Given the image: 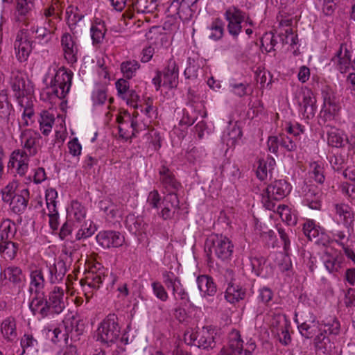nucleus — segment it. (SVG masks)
Masks as SVG:
<instances>
[{
	"label": "nucleus",
	"instance_id": "obj_10",
	"mask_svg": "<svg viewBox=\"0 0 355 355\" xmlns=\"http://www.w3.org/2000/svg\"><path fill=\"white\" fill-rule=\"evenodd\" d=\"M28 157L27 152L22 150H14L8 163V170L16 169L19 175H24L28 169Z\"/></svg>",
	"mask_w": 355,
	"mask_h": 355
},
{
	"label": "nucleus",
	"instance_id": "obj_62",
	"mask_svg": "<svg viewBox=\"0 0 355 355\" xmlns=\"http://www.w3.org/2000/svg\"><path fill=\"white\" fill-rule=\"evenodd\" d=\"M161 201V196L157 190H153L148 193L147 202L153 209H158Z\"/></svg>",
	"mask_w": 355,
	"mask_h": 355
},
{
	"label": "nucleus",
	"instance_id": "obj_60",
	"mask_svg": "<svg viewBox=\"0 0 355 355\" xmlns=\"http://www.w3.org/2000/svg\"><path fill=\"white\" fill-rule=\"evenodd\" d=\"M17 188L16 182L9 183L5 188L1 190L2 200L8 202L11 198L14 196L15 189Z\"/></svg>",
	"mask_w": 355,
	"mask_h": 355
},
{
	"label": "nucleus",
	"instance_id": "obj_38",
	"mask_svg": "<svg viewBox=\"0 0 355 355\" xmlns=\"http://www.w3.org/2000/svg\"><path fill=\"white\" fill-rule=\"evenodd\" d=\"M14 110L12 105L8 102L6 95L0 96V121L5 120L10 122L12 118Z\"/></svg>",
	"mask_w": 355,
	"mask_h": 355
},
{
	"label": "nucleus",
	"instance_id": "obj_45",
	"mask_svg": "<svg viewBox=\"0 0 355 355\" xmlns=\"http://www.w3.org/2000/svg\"><path fill=\"white\" fill-rule=\"evenodd\" d=\"M0 227L3 228L1 233V241L11 239L16 232L15 224L9 219L3 220Z\"/></svg>",
	"mask_w": 355,
	"mask_h": 355
},
{
	"label": "nucleus",
	"instance_id": "obj_42",
	"mask_svg": "<svg viewBox=\"0 0 355 355\" xmlns=\"http://www.w3.org/2000/svg\"><path fill=\"white\" fill-rule=\"evenodd\" d=\"M303 232L310 241L315 239V242L319 243L318 237L320 236V227H317L313 220H307L304 223Z\"/></svg>",
	"mask_w": 355,
	"mask_h": 355
},
{
	"label": "nucleus",
	"instance_id": "obj_25",
	"mask_svg": "<svg viewBox=\"0 0 355 355\" xmlns=\"http://www.w3.org/2000/svg\"><path fill=\"white\" fill-rule=\"evenodd\" d=\"M168 10L178 15L180 19L183 21H189L195 12L192 6L177 0H173L171 2Z\"/></svg>",
	"mask_w": 355,
	"mask_h": 355
},
{
	"label": "nucleus",
	"instance_id": "obj_13",
	"mask_svg": "<svg viewBox=\"0 0 355 355\" xmlns=\"http://www.w3.org/2000/svg\"><path fill=\"white\" fill-rule=\"evenodd\" d=\"M322 96L324 112L331 116H335L340 110V106L333 89L325 85L322 89Z\"/></svg>",
	"mask_w": 355,
	"mask_h": 355
},
{
	"label": "nucleus",
	"instance_id": "obj_3",
	"mask_svg": "<svg viewBox=\"0 0 355 355\" xmlns=\"http://www.w3.org/2000/svg\"><path fill=\"white\" fill-rule=\"evenodd\" d=\"M73 73L64 69H59L54 76L51 77L50 86L46 87V96L49 99L50 103L54 98L60 100L64 98L69 92Z\"/></svg>",
	"mask_w": 355,
	"mask_h": 355
},
{
	"label": "nucleus",
	"instance_id": "obj_5",
	"mask_svg": "<svg viewBox=\"0 0 355 355\" xmlns=\"http://www.w3.org/2000/svg\"><path fill=\"white\" fill-rule=\"evenodd\" d=\"M205 248L222 261L230 259L234 250V245L228 237L216 234H211L207 238Z\"/></svg>",
	"mask_w": 355,
	"mask_h": 355
},
{
	"label": "nucleus",
	"instance_id": "obj_34",
	"mask_svg": "<svg viewBox=\"0 0 355 355\" xmlns=\"http://www.w3.org/2000/svg\"><path fill=\"white\" fill-rule=\"evenodd\" d=\"M314 345L318 351L325 354H329L334 348V343L329 336L320 332L314 338Z\"/></svg>",
	"mask_w": 355,
	"mask_h": 355
},
{
	"label": "nucleus",
	"instance_id": "obj_59",
	"mask_svg": "<svg viewBox=\"0 0 355 355\" xmlns=\"http://www.w3.org/2000/svg\"><path fill=\"white\" fill-rule=\"evenodd\" d=\"M163 203L166 205H170L171 208L175 209H179V199L177 192H168L164 196Z\"/></svg>",
	"mask_w": 355,
	"mask_h": 355
},
{
	"label": "nucleus",
	"instance_id": "obj_2",
	"mask_svg": "<svg viewBox=\"0 0 355 355\" xmlns=\"http://www.w3.org/2000/svg\"><path fill=\"white\" fill-rule=\"evenodd\" d=\"M30 291L35 293V296L33 298L30 309L33 315H37L39 320L44 318V279L42 268L33 269L31 272Z\"/></svg>",
	"mask_w": 355,
	"mask_h": 355
},
{
	"label": "nucleus",
	"instance_id": "obj_44",
	"mask_svg": "<svg viewBox=\"0 0 355 355\" xmlns=\"http://www.w3.org/2000/svg\"><path fill=\"white\" fill-rule=\"evenodd\" d=\"M139 67L140 64L137 61L127 60L121 64V71L127 79H130L135 76Z\"/></svg>",
	"mask_w": 355,
	"mask_h": 355
},
{
	"label": "nucleus",
	"instance_id": "obj_19",
	"mask_svg": "<svg viewBox=\"0 0 355 355\" xmlns=\"http://www.w3.org/2000/svg\"><path fill=\"white\" fill-rule=\"evenodd\" d=\"M351 52L344 44H341L336 55L331 59L336 64L337 69L342 73H346L352 67Z\"/></svg>",
	"mask_w": 355,
	"mask_h": 355
},
{
	"label": "nucleus",
	"instance_id": "obj_43",
	"mask_svg": "<svg viewBox=\"0 0 355 355\" xmlns=\"http://www.w3.org/2000/svg\"><path fill=\"white\" fill-rule=\"evenodd\" d=\"M106 32L103 22H96L91 27L92 39L94 44H100L103 42Z\"/></svg>",
	"mask_w": 355,
	"mask_h": 355
},
{
	"label": "nucleus",
	"instance_id": "obj_46",
	"mask_svg": "<svg viewBox=\"0 0 355 355\" xmlns=\"http://www.w3.org/2000/svg\"><path fill=\"white\" fill-rule=\"evenodd\" d=\"M63 265V263L59 261L57 264H54L53 266L49 268V281L51 284H55L62 279L64 276V271L61 270Z\"/></svg>",
	"mask_w": 355,
	"mask_h": 355
},
{
	"label": "nucleus",
	"instance_id": "obj_26",
	"mask_svg": "<svg viewBox=\"0 0 355 355\" xmlns=\"http://www.w3.org/2000/svg\"><path fill=\"white\" fill-rule=\"evenodd\" d=\"M125 225L128 230L135 235L145 234L148 227L142 217L135 216L134 214L127 216Z\"/></svg>",
	"mask_w": 355,
	"mask_h": 355
},
{
	"label": "nucleus",
	"instance_id": "obj_54",
	"mask_svg": "<svg viewBox=\"0 0 355 355\" xmlns=\"http://www.w3.org/2000/svg\"><path fill=\"white\" fill-rule=\"evenodd\" d=\"M152 288L155 295L160 300L165 302L167 300L168 295L163 285L159 282L152 283Z\"/></svg>",
	"mask_w": 355,
	"mask_h": 355
},
{
	"label": "nucleus",
	"instance_id": "obj_32",
	"mask_svg": "<svg viewBox=\"0 0 355 355\" xmlns=\"http://www.w3.org/2000/svg\"><path fill=\"white\" fill-rule=\"evenodd\" d=\"M340 331V324L336 318H331L320 322L319 332L327 336H338Z\"/></svg>",
	"mask_w": 355,
	"mask_h": 355
},
{
	"label": "nucleus",
	"instance_id": "obj_37",
	"mask_svg": "<svg viewBox=\"0 0 355 355\" xmlns=\"http://www.w3.org/2000/svg\"><path fill=\"white\" fill-rule=\"evenodd\" d=\"M157 0H135L132 3V8L137 12H152L157 6Z\"/></svg>",
	"mask_w": 355,
	"mask_h": 355
},
{
	"label": "nucleus",
	"instance_id": "obj_36",
	"mask_svg": "<svg viewBox=\"0 0 355 355\" xmlns=\"http://www.w3.org/2000/svg\"><path fill=\"white\" fill-rule=\"evenodd\" d=\"M328 144L335 148H343L345 145V135L338 129L331 128L328 132Z\"/></svg>",
	"mask_w": 355,
	"mask_h": 355
},
{
	"label": "nucleus",
	"instance_id": "obj_31",
	"mask_svg": "<svg viewBox=\"0 0 355 355\" xmlns=\"http://www.w3.org/2000/svg\"><path fill=\"white\" fill-rule=\"evenodd\" d=\"M29 196L28 189H23L19 195H14V196L10 200V209L15 214H20L23 212L28 203L27 198Z\"/></svg>",
	"mask_w": 355,
	"mask_h": 355
},
{
	"label": "nucleus",
	"instance_id": "obj_15",
	"mask_svg": "<svg viewBox=\"0 0 355 355\" xmlns=\"http://www.w3.org/2000/svg\"><path fill=\"white\" fill-rule=\"evenodd\" d=\"M302 100L299 101V105L303 110V115L306 119H311L316 112V98L310 89H304L300 94Z\"/></svg>",
	"mask_w": 355,
	"mask_h": 355
},
{
	"label": "nucleus",
	"instance_id": "obj_6",
	"mask_svg": "<svg viewBox=\"0 0 355 355\" xmlns=\"http://www.w3.org/2000/svg\"><path fill=\"white\" fill-rule=\"evenodd\" d=\"M215 329L211 326L198 328L195 332L187 331L184 334V339L189 340L188 345H195L198 348L209 350L216 346Z\"/></svg>",
	"mask_w": 355,
	"mask_h": 355
},
{
	"label": "nucleus",
	"instance_id": "obj_64",
	"mask_svg": "<svg viewBox=\"0 0 355 355\" xmlns=\"http://www.w3.org/2000/svg\"><path fill=\"white\" fill-rule=\"evenodd\" d=\"M329 162L335 171H340L344 168L345 160L341 155H334L330 157Z\"/></svg>",
	"mask_w": 355,
	"mask_h": 355
},
{
	"label": "nucleus",
	"instance_id": "obj_30",
	"mask_svg": "<svg viewBox=\"0 0 355 355\" xmlns=\"http://www.w3.org/2000/svg\"><path fill=\"white\" fill-rule=\"evenodd\" d=\"M197 284L204 296H214L217 291L213 278L208 275H200L197 278Z\"/></svg>",
	"mask_w": 355,
	"mask_h": 355
},
{
	"label": "nucleus",
	"instance_id": "obj_20",
	"mask_svg": "<svg viewBox=\"0 0 355 355\" xmlns=\"http://www.w3.org/2000/svg\"><path fill=\"white\" fill-rule=\"evenodd\" d=\"M334 207L336 215L342 220L344 226L348 230V232L353 230L355 214L352 208L344 203L335 204Z\"/></svg>",
	"mask_w": 355,
	"mask_h": 355
},
{
	"label": "nucleus",
	"instance_id": "obj_14",
	"mask_svg": "<svg viewBox=\"0 0 355 355\" xmlns=\"http://www.w3.org/2000/svg\"><path fill=\"white\" fill-rule=\"evenodd\" d=\"M159 181L167 192H178L182 185L175 178L173 173L166 166H162L159 170Z\"/></svg>",
	"mask_w": 355,
	"mask_h": 355
},
{
	"label": "nucleus",
	"instance_id": "obj_63",
	"mask_svg": "<svg viewBox=\"0 0 355 355\" xmlns=\"http://www.w3.org/2000/svg\"><path fill=\"white\" fill-rule=\"evenodd\" d=\"M121 98L126 101L128 105L135 107L139 96L135 90L129 89Z\"/></svg>",
	"mask_w": 355,
	"mask_h": 355
},
{
	"label": "nucleus",
	"instance_id": "obj_55",
	"mask_svg": "<svg viewBox=\"0 0 355 355\" xmlns=\"http://www.w3.org/2000/svg\"><path fill=\"white\" fill-rule=\"evenodd\" d=\"M279 146L287 151H295L297 149L296 142L291 137L286 135H280L279 137Z\"/></svg>",
	"mask_w": 355,
	"mask_h": 355
},
{
	"label": "nucleus",
	"instance_id": "obj_48",
	"mask_svg": "<svg viewBox=\"0 0 355 355\" xmlns=\"http://www.w3.org/2000/svg\"><path fill=\"white\" fill-rule=\"evenodd\" d=\"M266 259L263 257H255L251 259L252 271L257 276L265 277L264 268Z\"/></svg>",
	"mask_w": 355,
	"mask_h": 355
},
{
	"label": "nucleus",
	"instance_id": "obj_24",
	"mask_svg": "<svg viewBox=\"0 0 355 355\" xmlns=\"http://www.w3.org/2000/svg\"><path fill=\"white\" fill-rule=\"evenodd\" d=\"M43 139L37 132L30 131L24 141V148L30 156L35 155L42 150Z\"/></svg>",
	"mask_w": 355,
	"mask_h": 355
},
{
	"label": "nucleus",
	"instance_id": "obj_16",
	"mask_svg": "<svg viewBox=\"0 0 355 355\" xmlns=\"http://www.w3.org/2000/svg\"><path fill=\"white\" fill-rule=\"evenodd\" d=\"M10 84L15 92V96L20 98L30 93L29 88L26 85L25 74L19 70H13L10 78Z\"/></svg>",
	"mask_w": 355,
	"mask_h": 355
},
{
	"label": "nucleus",
	"instance_id": "obj_56",
	"mask_svg": "<svg viewBox=\"0 0 355 355\" xmlns=\"http://www.w3.org/2000/svg\"><path fill=\"white\" fill-rule=\"evenodd\" d=\"M277 232L279 234V236L280 237V239L284 243V250L287 253L288 251L290 249V239H289V233H292V230L290 228H287V230L282 228V227H278Z\"/></svg>",
	"mask_w": 355,
	"mask_h": 355
},
{
	"label": "nucleus",
	"instance_id": "obj_35",
	"mask_svg": "<svg viewBox=\"0 0 355 355\" xmlns=\"http://www.w3.org/2000/svg\"><path fill=\"white\" fill-rule=\"evenodd\" d=\"M242 135V130L236 122L228 127L227 133L223 136V139L226 141L227 146L234 147L241 139Z\"/></svg>",
	"mask_w": 355,
	"mask_h": 355
},
{
	"label": "nucleus",
	"instance_id": "obj_29",
	"mask_svg": "<svg viewBox=\"0 0 355 355\" xmlns=\"http://www.w3.org/2000/svg\"><path fill=\"white\" fill-rule=\"evenodd\" d=\"M258 166L256 170L257 177L260 180H264L268 178V174L271 177L272 171L276 164L275 160L272 157H267L266 159H261L258 161Z\"/></svg>",
	"mask_w": 355,
	"mask_h": 355
},
{
	"label": "nucleus",
	"instance_id": "obj_58",
	"mask_svg": "<svg viewBox=\"0 0 355 355\" xmlns=\"http://www.w3.org/2000/svg\"><path fill=\"white\" fill-rule=\"evenodd\" d=\"M311 166L313 167L312 178L318 183L322 184L325 180L324 168L316 162H314Z\"/></svg>",
	"mask_w": 355,
	"mask_h": 355
},
{
	"label": "nucleus",
	"instance_id": "obj_47",
	"mask_svg": "<svg viewBox=\"0 0 355 355\" xmlns=\"http://www.w3.org/2000/svg\"><path fill=\"white\" fill-rule=\"evenodd\" d=\"M4 275L6 278L15 284L21 282L24 279L21 270L15 266H10L7 268L4 271Z\"/></svg>",
	"mask_w": 355,
	"mask_h": 355
},
{
	"label": "nucleus",
	"instance_id": "obj_40",
	"mask_svg": "<svg viewBox=\"0 0 355 355\" xmlns=\"http://www.w3.org/2000/svg\"><path fill=\"white\" fill-rule=\"evenodd\" d=\"M67 213L69 218L80 222L86 216V209L79 202L73 200Z\"/></svg>",
	"mask_w": 355,
	"mask_h": 355
},
{
	"label": "nucleus",
	"instance_id": "obj_51",
	"mask_svg": "<svg viewBox=\"0 0 355 355\" xmlns=\"http://www.w3.org/2000/svg\"><path fill=\"white\" fill-rule=\"evenodd\" d=\"M123 119L121 117H119L117 119L118 123L119 124H121L120 125H119V128H119V137L123 138V139H128V138L136 137L137 133H138L137 123V121H132V122L130 123V127L132 129V135L129 136V135L125 130V128L123 127V125L125 124L123 123Z\"/></svg>",
	"mask_w": 355,
	"mask_h": 355
},
{
	"label": "nucleus",
	"instance_id": "obj_41",
	"mask_svg": "<svg viewBox=\"0 0 355 355\" xmlns=\"http://www.w3.org/2000/svg\"><path fill=\"white\" fill-rule=\"evenodd\" d=\"M211 31L209 37L213 40L221 39L224 34V22L219 18L215 19L209 26Z\"/></svg>",
	"mask_w": 355,
	"mask_h": 355
},
{
	"label": "nucleus",
	"instance_id": "obj_27",
	"mask_svg": "<svg viewBox=\"0 0 355 355\" xmlns=\"http://www.w3.org/2000/svg\"><path fill=\"white\" fill-rule=\"evenodd\" d=\"M305 190L306 204L312 209H320L321 207V191L314 185L306 187Z\"/></svg>",
	"mask_w": 355,
	"mask_h": 355
},
{
	"label": "nucleus",
	"instance_id": "obj_52",
	"mask_svg": "<svg viewBox=\"0 0 355 355\" xmlns=\"http://www.w3.org/2000/svg\"><path fill=\"white\" fill-rule=\"evenodd\" d=\"M96 230V227L92 224L91 221L85 222L77 232L76 239L80 240L88 238L94 234Z\"/></svg>",
	"mask_w": 355,
	"mask_h": 355
},
{
	"label": "nucleus",
	"instance_id": "obj_57",
	"mask_svg": "<svg viewBox=\"0 0 355 355\" xmlns=\"http://www.w3.org/2000/svg\"><path fill=\"white\" fill-rule=\"evenodd\" d=\"M222 173H226L227 175L232 177L233 180L239 179L241 175V172L238 166L235 164H231L223 165Z\"/></svg>",
	"mask_w": 355,
	"mask_h": 355
},
{
	"label": "nucleus",
	"instance_id": "obj_17",
	"mask_svg": "<svg viewBox=\"0 0 355 355\" xmlns=\"http://www.w3.org/2000/svg\"><path fill=\"white\" fill-rule=\"evenodd\" d=\"M63 291L61 288L55 286L49 294V300H46V312L58 314L64 308V303L62 300Z\"/></svg>",
	"mask_w": 355,
	"mask_h": 355
},
{
	"label": "nucleus",
	"instance_id": "obj_18",
	"mask_svg": "<svg viewBox=\"0 0 355 355\" xmlns=\"http://www.w3.org/2000/svg\"><path fill=\"white\" fill-rule=\"evenodd\" d=\"M320 322L316 320V317L312 313H309L306 318L298 323V329L301 335L305 338H313L317 333L319 334Z\"/></svg>",
	"mask_w": 355,
	"mask_h": 355
},
{
	"label": "nucleus",
	"instance_id": "obj_33",
	"mask_svg": "<svg viewBox=\"0 0 355 355\" xmlns=\"http://www.w3.org/2000/svg\"><path fill=\"white\" fill-rule=\"evenodd\" d=\"M1 331L5 339L12 341L17 338L16 322L13 317L6 318L1 324Z\"/></svg>",
	"mask_w": 355,
	"mask_h": 355
},
{
	"label": "nucleus",
	"instance_id": "obj_28",
	"mask_svg": "<svg viewBox=\"0 0 355 355\" xmlns=\"http://www.w3.org/2000/svg\"><path fill=\"white\" fill-rule=\"evenodd\" d=\"M245 296V290L240 285L235 282L228 283L227 287L225 293V300L231 303L234 304L243 300Z\"/></svg>",
	"mask_w": 355,
	"mask_h": 355
},
{
	"label": "nucleus",
	"instance_id": "obj_1",
	"mask_svg": "<svg viewBox=\"0 0 355 355\" xmlns=\"http://www.w3.org/2000/svg\"><path fill=\"white\" fill-rule=\"evenodd\" d=\"M291 191V187L285 180H275L266 187V199L264 201V206L268 210L277 211L282 218L285 215L287 221L291 220L288 214L289 209L286 205H278L276 207L273 202L279 201L285 198Z\"/></svg>",
	"mask_w": 355,
	"mask_h": 355
},
{
	"label": "nucleus",
	"instance_id": "obj_9",
	"mask_svg": "<svg viewBox=\"0 0 355 355\" xmlns=\"http://www.w3.org/2000/svg\"><path fill=\"white\" fill-rule=\"evenodd\" d=\"M96 239L98 243L104 248H119L125 241L123 235L115 231L100 232L96 235Z\"/></svg>",
	"mask_w": 355,
	"mask_h": 355
},
{
	"label": "nucleus",
	"instance_id": "obj_8",
	"mask_svg": "<svg viewBox=\"0 0 355 355\" xmlns=\"http://www.w3.org/2000/svg\"><path fill=\"white\" fill-rule=\"evenodd\" d=\"M224 16L228 22L227 31L229 33L236 37L241 32V23L245 19V12L236 6H230L225 10Z\"/></svg>",
	"mask_w": 355,
	"mask_h": 355
},
{
	"label": "nucleus",
	"instance_id": "obj_50",
	"mask_svg": "<svg viewBox=\"0 0 355 355\" xmlns=\"http://www.w3.org/2000/svg\"><path fill=\"white\" fill-rule=\"evenodd\" d=\"M341 259H339L338 256L333 257L327 254V258L324 259V266L329 272L333 273L338 272L341 268Z\"/></svg>",
	"mask_w": 355,
	"mask_h": 355
},
{
	"label": "nucleus",
	"instance_id": "obj_49",
	"mask_svg": "<svg viewBox=\"0 0 355 355\" xmlns=\"http://www.w3.org/2000/svg\"><path fill=\"white\" fill-rule=\"evenodd\" d=\"M173 294L175 300L180 301V305L187 306L188 304H191L189 293L186 291L182 283L178 284Z\"/></svg>",
	"mask_w": 355,
	"mask_h": 355
},
{
	"label": "nucleus",
	"instance_id": "obj_53",
	"mask_svg": "<svg viewBox=\"0 0 355 355\" xmlns=\"http://www.w3.org/2000/svg\"><path fill=\"white\" fill-rule=\"evenodd\" d=\"M162 276L164 284L168 288H172L173 292L176 289L178 284L181 283L180 279L175 277L173 272H165Z\"/></svg>",
	"mask_w": 355,
	"mask_h": 355
},
{
	"label": "nucleus",
	"instance_id": "obj_11",
	"mask_svg": "<svg viewBox=\"0 0 355 355\" xmlns=\"http://www.w3.org/2000/svg\"><path fill=\"white\" fill-rule=\"evenodd\" d=\"M16 56L19 61H26L32 50V44L28 39L26 32L20 31L14 44Z\"/></svg>",
	"mask_w": 355,
	"mask_h": 355
},
{
	"label": "nucleus",
	"instance_id": "obj_39",
	"mask_svg": "<svg viewBox=\"0 0 355 355\" xmlns=\"http://www.w3.org/2000/svg\"><path fill=\"white\" fill-rule=\"evenodd\" d=\"M18 250V244L10 240L1 241L0 242V252L3 253L4 257L8 259H13Z\"/></svg>",
	"mask_w": 355,
	"mask_h": 355
},
{
	"label": "nucleus",
	"instance_id": "obj_61",
	"mask_svg": "<svg viewBox=\"0 0 355 355\" xmlns=\"http://www.w3.org/2000/svg\"><path fill=\"white\" fill-rule=\"evenodd\" d=\"M340 190L341 193L350 198L351 200H355V184H350L348 182H343L340 185Z\"/></svg>",
	"mask_w": 355,
	"mask_h": 355
},
{
	"label": "nucleus",
	"instance_id": "obj_23",
	"mask_svg": "<svg viewBox=\"0 0 355 355\" xmlns=\"http://www.w3.org/2000/svg\"><path fill=\"white\" fill-rule=\"evenodd\" d=\"M243 344L239 333H232L227 345L221 349L220 355H241Z\"/></svg>",
	"mask_w": 355,
	"mask_h": 355
},
{
	"label": "nucleus",
	"instance_id": "obj_7",
	"mask_svg": "<svg viewBox=\"0 0 355 355\" xmlns=\"http://www.w3.org/2000/svg\"><path fill=\"white\" fill-rule=\"evenodd\" d=\"M106 270L100 263L93 264L86 274L85 279L80 280L84 291L88 292L90 288L97 291L106 277Z\"/></svg>",
	"mask_w": 355,
	"mask_h": 355
},
{
	"label": "nucleus",
	"instance_id": "obj_4",
	"mask_svg": "<svg viewBox=\"0 0 355 355\" xmlns=\"http://www.w3.org/2000/svg\"><path fill=\"white\" fill-rule=\"evenodd\" d=\"M115 314H109L99 324L96 330V340L107 346L114 343L119 338L121 327Z\"/></svg>",
	"mask_w": 355,
	"mask_h": 355
},
{
	"label": "nucleus",
	"instance_id": "obj_21",
	"mask_svg": "<svg viewBox=\"0 0 355 355\" xmlns=\"http://www.w3.org/2000/svg\"><path fill=\"white\" fill-rule=\"evenodd\" d=\"M178 76L179 71L175 61L173 59L169 60L164 71L163 85L170 89L176 87L178 84Z\"/></svg>",
	"mask_w": 355,
	"mask_h": 355
},
{
	"label": "nucleus",
	"instance_id": "obj_12",
	"mask_svg": "<svg viewBox=\"0 0 355 355\" xmlns=\"http://www.w3.org/2000/svg\"><path fill=\"white\" fill-rule=\"evenodd\" d=\"M58 193L53 189L46 190V206L49 209V226L53 230H57L59 226L58 212L56 209Z\"/></svg>",
	"mask_w": 355,
	"mask_h": 355
},
{
	"label": "nucleus",
	"instance_id": "obj_22",
	"mask_svg": "<svg viewBox=\"0 0 355 355\" xmlns=\"http://www.w3.org/2000/svg\"><path fill=\"white\" fill-rule=\"evenodd\" d=\"M64 58L69 63L73 64L78 60V46L69 34H64L61 40Z\"/></svg>",
	"mask_w": 355,
	"mask_h": 355
}]
</instances>
